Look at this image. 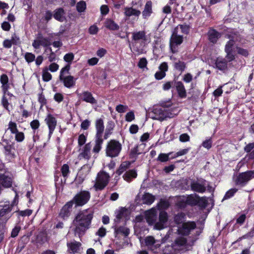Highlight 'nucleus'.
<instances>
[{
  "mask_svg": "<svg viewBox=\"0 0 254 254\" xmlns=\"http://www.w3.org/2000/svg\"><path fill=\"white\" fill-rule=\"evenodd\" d=\"M127 108L128 107L127 105L119 104L116 106V110L119 113H123L127 111Z\"/></svg>",
  "mask_w": 254,
  "mask_h": 254,
  "instance_id": "nucleus-59",
  "label": "nucleus"
},
{
  "mask_svg": "<svg viewBox=\"0 0 254 254\" xmlns=\"http://www.w3.org/2000/svg\"><path fill=\"white\" fill-rule=\"evenodd\" d=\"M238 191L237 189H231L228 190L225 193L223 197L224 199H228L233 196L235 193Z\"/></svg>",
  "mask_w": 254,
  "mask_h": 254,
  "instance_id": "nucleus-45",
  "label": "nucleus"
},
{
  "mask_svg": "<svg viewBox=\"0 0 254 254\" xmlns=\"http://www.w3.org/2000/svg\"><path fill=\"white\" fill-rule=\"evenodd\" d=\"M171 106L170 104L166 105L165 103H163L160 106L155 105L153 107L151 111L149 112V115L150 118L153 120L163 121L167 118H170V112L167 108Z\"/></svg>",
  "mask_w": 254,
  "mask_h": 254,
  "instance_id": "nucleus-2",
  "label": "nucleus"
},
{
  "mask_svg": "<svg viewBox=\"0 0 254 254\" xmlns=\"http://www.w3.org/2000/svg\"><path fill=\"white\" fill-rule=\"evenodd\" d=\"M80 99L91 104L97 103V101L93 96L92 94L87 91L83 92L82 94H80Z\"/></svg>",
  "mask_w": 254,
  "mask_h": 254,
  "instance_id": "nucleus-22",
  "label": "nucleus"
},
{
  "mask_svg": "<svg viewBox=\"0 0 254 254\" xmlns=\"http://www.w3.org/2000/svg\"><path fill=\"white\" fill-rule=\"evenodd\" d=\"M236 42L229 40L225 46V51H233V47Z\"/></svg>",
  "mask_w": 254,
  "mask_h": 254,
  "instance_id": "nucleus-57",
  "label": "nucleus"
},
{
  "mask_svg": "<svg viewBox=\"0 0 254 254\" xmlns=\"http://www.w3.org/2000/svg\"><path fill=\"white\" fill-rule=\"evenodd\" d=\"M145 244L147 246H152L155 243V240L153 236H148L144 240Z\"/></svg>",
  "mask_w": 254,
  "mask_h": 254,
  "instance_id": "nucleus-56",
  "label": "nucleus"
},
{
  "mask_svg": "<svg viewBox=\"0 0 254 254\" xmlns=\"http://www.w3.org/2000/svg\"><path fill=\"white\" fill-rule=\"evenodd\" d=\"M104 25L106 28L110 31H117L120 29L119 25L111 18H106Z\"/></svg>",
  "mask_w": 254,
  "mask_h": 254,
  "instance_id": "nucleus-21",
  "label": "nucleus"
},
{
  "mask_svg": "<svg viewBox=\"0 0 254 254\" xmlns=\"http://www.w3.org/2000/svg\"><path fill=\"white\" fill-rule=\"evenodd\" d=\"M95 127L96 129V135L103 136V133L104 130V125L103 119H99L96 120Z\"/></svg>",
  "mask_w": 254,
  "mask_h": 254,
  "instance_id": "nucleus-27",
  "label": "nucleus"
},
{
  "mask_svg": "<svg viewBox=\"0 0 254 254\" xmlns=\"http://www.w3.org/2000/svg\"><path fill=\"white\" fill-rule=\"evenodd\" d=\"M233 51H225L226 53L225 59L227 61V63L231 62L235 59V56L233 53Z\"/></svg>",
  "mask_w": 254,
  "mask_h": 254,
  "instance_id": "nucleus-53",
  "label": "nucleus"
},
{
  "mask_svg": "<svg viewBox=\"0 0 254 254\" xmlns=\"http://www.w3.org/2000/svg\"><path fill=\"white\" fill-rule=\"evenodd\" d=\"M8 77L5 74H2L0 77V82L1 84V89L4 95H9L8 90L9 88V84L8 83Z\"/></svg>",
  "mask_w": 254,
  "mask_h": 254,
  "instance_id": "nucleus-20",
  "label": "nucleus"
},
{
  "mask_svg": "<svg viewBox=\"0 0 254 254\" xmlns=\"http://www.w3.org/2000/svg\"><path fill=\"white\" fill-rule=\"evenodd\" d=\"M207 181L202 178L197 181L192 180L190 183V189L194 192L203 193L206 190Z\"/></svg>",
  "mask_w": 254,
  "mask_h": 254,
  "instance_id": "nucleus-8",
  "label": "nucleus"
},
{
  "mask_svg": "<svg viewBox=\"0 0 254 254\" xmlns=\"http://www.w3.org/2000/svg\"><path fill=\"white\" fill-rule=\"evenodd\" d=\"M79 206V194L77 193L74 198L69 202H67L61 209L59 216L63 218H68L71 213H77L76 216L73 221L72 225L75 226V234H78V229L79 227V216L78 211Z\"/></svg>",
  "mask_w": 254,
  "mask_h": 254,
  "instance_id": "nucleus-1",
  "label": "nucleus"
},
{
  "mask_svg": "<svg viewBox=\"0 0 254 254\" xmlns=\"http://www.w3.org/2000/svg\"><path fill=\"white\" fill-rule=\"evenodd\" d=\"M254 237V227H253L251 229L250 231H249L248 233L245 234L241 237H240L238 241L241 240L242 239L252 238Z\"/></svg>",
  "mask_w": 254,
  "mask_h": 254,
  "instance_id": "nucleus-50",
  "label": "nucleus"
},
{
  "mask_svg": "<svg viewBox=\"0 0 254 254\" xmlns=\"http://www.w3.org/2000/svg\"><path fill=\"white\" fill-rule=\"evenodd\" d=\"M190 140V137L189 135L187 133L181 134L179 136V140L182 142H185L189 141Z\"/></svg>",
  "mask_w": 254,
  "mask_h": 254,
  "instance_id": "nucleus-63",
  "label": "nucleus"
},
{
  "mask_svg": "<svg viewBox=\"0 0 254 254\" xmlns=\"http://www.w3.org/2000/svg\"><path fill=\"white\" fill-rule=\"evenodd\" d=\"M8 129L11 133L15 134L18 131L16 124L13 122H10L8 124Z\"/></svg>",
  "mask_w": 254,
  "mask_h": 254,
  "instance_id": "nucleus-52",
  "label": "nucleus"
},
{
  "mask_svg": "<svg viewBox=\"0 0 254 254\" xmlns=\"http://www.w3.org/2000/svg\"><path fill=\"white\" fill-rule=\"evenodd\" d=\"M45 121L49 127V137L50 138L56 127L57 121L54 117L51 114H49L45 118Z\"/></svg>",
  "mask_w": 254,
  "mask_h": 254,
  "instance_id": "nucleus-13",
  "label": "nucleus"
},
{
  "mask_svg": "<svg viewBox=\"0 0 254 254\" xmlns=\"http://www.w3.org/2000/svg\"><path fill=\"white\" fill-rule=\"evenodd\" d=\"M147 64V61L145 58H142L140 59L137 65L140 68H144L145 67Z\"/></svg>",
  "mask_w": 254,
  "mask_h": 254,
  "instance_id": "nucleus-61",
  "label": "nucleus"
},
{
  "mask_svg": "<svg viewBox=\"0 0 254 254\" xmlns=\"http://www.w3.org/2000/svg\"><path fill=\"white\" fill-rule=\"evenodd\" d=\"M138 145H136L130 151L129 155L130 158H135L137 155L141 154V152L138 150Z\"/></svg>",
  "mask_w": 254,
  "mask_h": 254,
  "instance_id": "nucleus-46",
  "label": "nucleus"
},
{
  "mask_svg": "<svg viewBox=\"0 0 254 254\" xmlns=\"http://www.w3.org/2000/svg\"><path fill=\"white\" fill-rule=\"evenodd\" d=\"M24 58L28 63L33 62L35 60V56L31 53H26L24 55Z\"/></svg>",
  "mask_w": 254,
  "mask_h": 254,
  "instance_id": "nucleus-48",
  "label": "nucleus"
},
{
  "mask_svg": "<svg viewBox=\"0 0 254 254\" xmlns=\"http://www.w3.org/2000/svg\"><path fill=\"white\" fill-rule=\"evenodd\" d=\"M15 134V138L17 141L22 142L24 139L25 136L23 132L18 131Z\"/></svg>",
  "mask_w": 254,
  "mask_h": 254,
  "instance_id": "nucleus-62",
  "label": "nucleus"
},
{
  "mask_svg": "<svg viewBox=\"0 0 254 254\" xmlns=\"http://www.w3.org/2000/svg\"><path fill=\"white\" fill-rule=\"evenodd\" d=\"M173 152H169L167 154L161 153L159 154L157 160L161 162H166L169 161L171 159L170 156Z\"/></svg>",
  "mask_w": 254,
  "mask_h": 254,
  "instance_id": "nucleus-41",
  "label": "nucleus"
},
{
  "mask_svg": "<svg viewBox=\"0 0 254 254\" xmlns=\"http://www.w3.org/2000/svg\"><path fill=\"white\" fill-rule=\"evenodd\" d=\"M128 167V165L121 164L119 168L116 171V174L118 175H121L124 172H125Z\"/></svg>",
  "mask_w": 254,
  "mask_h": 254,
  "instance_id": "nucleus-60",
  "label": "nucleus"
},
{
  "mask_svg": "<svg viewBox=\"0 0 254 254\" xmlns=\"http://www.w3.org/2000/svg\"><path fill=\"white\" fill-rule=\"evenodd\" d=\"M114 124L112 122L109 123V125L106 128L105 133L104 135V139H106L108 138L109 135L112 133L111 131L113 129Z\"/></svg>",
  "mask_w": 254,
  "mask_h": 254,
  "instance_id": "nucleus-44",
  "label": "nucleus"
},
{
  "mask_svg": "<svg viewBox=\"0 0 254 254\" xmlns=\"http://www.w3.org/2000/svg\"><path fill=\"white\" fill-rule=\"evenodd\" d=\"M187 243V240L186 238L182 237H179L176 239L174 243H172V245L174 247H182L186 245Z\"/></svg>",
  "mask_w": 254,
  "mask_h": 254,
  "instance_id": "nucleus-35",
  "label": "nucleus"
},
{
  "mask_svg": "<svg viewBox=\"0 0 254 254\" xmlns=\"http://www.w3.org/2000/svg\"><path fill=\"white\" fill-rule=\"evenodd\" d=\"M103 143L102 136L95 135V144L93 147V151L96 153H98L101 149Z\"/></svg>",
  "mask_w": 254,
  "mask_h": 254,
  "instance_id": "nucleus-28",
  "label": "nucleus"
},
{
  "mask_svg": "<svg viewBox=\"0 0 254 254\" xmlns=\"http://www.w3.org/2000/svg\"><path fill=\"white\" fill-rule=\"evenodd\" d=\"M179 27L181 29V32L182 33L188 35L190 33V27L189 25H187L186 24H180Z\"/></svg>",
  "mask_w": 254,
  "mask_h": 254,
  "instance_id": "nucleus-49",
  "label": "nucleus"
},
{
  "mask_svg": "<svg viewBox=\"0 0 254 254\" xmlns=\"http://www.w3.org/2000/svg\"><path fill=\"white\" fill-rule=\"evenodd\" d=\"M141 13V12L139 10L133 8L132 7H127L125 8L124 13L127 17H130L131 16L138 17L140 15Z\"/></svg>",
  "mask_w": 254,
  "mask_h": 254,
  "instance_id": "nucleus-25",
  "label": "nucleus"
},
{
  "mask_svg": "<svg viewBox=\"0 0 254 254\" xmlns=\"http://www.w3.org/2000/svg\"><path fill=\"white\" fill-rule=\"evenodd\" d=\"M253 178H254V170L240 173L235 180V184L237 186L243 187Z\"/></svg>",
  "mask_w": 254,
  "mask_h": 254,
  "instance_id": "nucleus-6",
  "label": "nucleus"
},
{
  "mask_svg": "<svg viewBox=\"0 0 254 254\" xmlns=\"http://www.w3.org/2000/svg\"><path fill=\"white\" fill-rule=\"evenodd\" d=\"M91 144L90 142L86 144L82 152L80 153V156H82L85 159H89L91 156Z\"/></svg>",
  "mask_w": 254,
  "mask_h": 254,
  "instance_id": "nucleus-31",
  "label": "nucleus"
},
{
  "mask_svg": "<svg viewBox=\"0 0 254 254\" xmlns=\"http://www.w3.org/2000/svg\"><path fill=\"white\" fill-rule=\"evenodd\" d=\"M174 67L176 70L182 73L186 68V64L184 62L179 61L174 63Z\"/></svg>",
  "mask_w": 254,
  "mask_h": 254,
  "instance_id": "nucleus-40",
  "label": "nucleus"
},
{
  "mask_svg": "<svg viewBox=\"0 0 254 254\" xmlns=\"http://www.w3.org/2000/svg\"><path fill=\"white\" fill-rule=\"evenodd\" d=\"M215 66L218 70L225 71L228 69L227 61L222 57H217L215 60Z\"/></svg>",
  "mask_w": 254,
  "mask_h": 254,
  "instance_id": "nucleus-18",
  "label": "nucleus"
},
{
  "mask_svg": "<svg viewBox=\"0 0 254 254\" xmlns=\"http://www.w3.org/2000/svg\"><path fill=\"white\" fill-rule=\"evenodd\" d=\"M201 145L205 148L209 150L210 149L212 145V140L211 137L206 139L202 142Z\"/></svg>",
  "mask_w": 254,
  "mask_h": 254,
  "instance_id": "nucleus-47",
  "label": "nucleus"
},
{
  "mask_svg": "<svg viewBox=\"0 0 254 254\" xmlns=\"http://www.w3.org/2000/svg\"><path fill=\"white\" fill-rule=\"evenodd\" d=\"M185 216L184 213L182 212L179 213L175 216L174 220L177 224H180L183 222Z\"/></svg>",
  "mask_w": 254,
  "mask_h": 254,
  "instance_id": "nucleus-54",
  "label": "nucleus"
},
{
  "mask_svg": "<svg viewBox=\"0 0 254 254\" xmlns=\"http://www.w3.org/2000/svg\"><path fill=\"white\" fill-rule=\"evenodd\" d=\"M64 9L62 8H60L55 11L54 17L58 21H63L64 19Z\"/></svg>",
  "mask_w": 254,
  "mask_h": 254,
  "instance_id": "nucleus-36",
  "label": "nucleus"
},
{
  "mask_svg": "<svg viewBox=\"0 0 254 254\" xmlns=\"http://www.w3.org/2000/svg\"><path fill=\"white\" fill-rule=\"evenodd\" d=\"M155 199V196L148 192H145L142 196L143 204L151 205Z\"/></svg>",
  "mask_w": 254,
  "mask_h": 254,
  "instance_id": "nucleus-29",
  "label": "nucleus"
},
{
  "mask_svg": "<svg viewBox=\"0 0 254 254\" xmlns=\"http://www.w3.org/2000/svg\"><path fill=\"white\" fill-rule=\"evenodd\" d=\"M246 218L247 216L245 214H241L236 219V224L240 226L242 225L245 223Z\"/></svg>",
  "mask_w": 254,
  "mask_h": 254,
  "instance_id": "nucleus-51",
  "label": "nucleus"
},
{
  "mask_svg": "<svg viewBox=\"0 0 254 254\" xmlns=\"http://www.w3.org/2000/svg\"><path fill=\"white\" fill-rule=\"evenodd\" d=\"M208 205L207 198L205 196L200 197L199 195L197 197V205L201 208H205Z\"/></svg>",
  "mask_w": 254,
  "mask_h": 254,
  "instance_id": "nucleus-38",
  "label": "nucleus"
},
{
  "mask_svg": "<svg viewBox=\"0 0 254 254\" xmlns=\"http://www.w3.org/2000/svg\"><path fill=\"white\" fill-rule=\"evenodd\" d=\"M245 152L248 153L247 156L249 159L254 160V142L249 143L244 148Z\"/></svg>",
  "mask_w": 254,
  "mask_h": 254,
  "instance_id": "nucleus-23",
  "label": "nucleus"
},
{
  "mask_svg": "<svg viewBox=\"0 0 254 254\" xmlns=\"http://www.w3.org/2000/svg\"><path fill=\"white\" fill-rule=\"evenodd\" d=\"M198 196V195L197 194H195L194 195L192 194L189 195L186 199V203L192 206L196 205Z\"/></svg>",
  "mask_w": 254,
  "mask_h": 254,
  "instance_id": "nucleus-32",
  "label": "nucleus"
},
{
  "mask_svg": "<svg viewBox=\"0 0 254 254\" xmlns=\"http://www.w3.org/2000/svg\"><path fill=\"white\" fill-rule=\"evenodd\" d=\"M50 45V42L47 38L44 37L41 34L39 33L36 39L32 43V46L35 49H39L41 46L47 47Z\"/></svg>",
  "mask_w": 254,
  "mask_h": 254,
  "instance_id": "nucleus-11",
  "label": "nucleus"
},
{
  "mask_svg": "<svg viewBox=\"0 0 254 254\" xmlns=\"http://www.w3.org/2000/svg\"><path fill=\"white\" fill-rule=\"evenodd\" d=\"M225 37L235 42H241L242 40V37L240 33L234 29L228 31L225 34Z\"/></svg>",
  "mask_w": 254,
  "mask_h": 254,
  "instance_id": "nucleus-16",
  "label": "nucleus"
},
{
  "mask_svg": "<svg viewBox=\"0 0 254 254\" xmlns=\"http://www.w3.org/2000/svg\"><path fill=\"white\" fill-rule=\"evenodd\" d=\"M93 216V212L86 215L80 212V235H83L85 231L89 229Z\"/></svg>",
  "mask_w": 254,
  "mask_h": 254,
  "instance_id": "nucleus-9",
  "label": "nucleus"
},
{
  "mask_svg": "<svg viewBox=\"0 0 254 254\" xmlns=\"http://www.w3.org/2000/svg\"><path fill=\"white\" fill-rule=\"evenodd\" d=\"M152 13V2L151 0H148L146 2L144 9L142 12V18L144 19H147Z\"/></svg>",
  "mask_w": 254,
  "mask_h": 254,
  "instance_id": "nucleus-19",
  "label": "nucleus"
},
{
  "mask_svg": "<svg viewBox=\"0 0 254 254\" xmlns=\"http://www.w3.org/2000/svg\"><path fill=\"white\" fill-rule=\"evenodd\" d=\"M69 69L70 65L69 64H67L61 69L59 76L60 80L63 82L64 85L67 88H70L74 86L77 79L69 75Z\"/></svg>",
  "mask_w": 254,
  "mask_h": 254,
  "instance_id": "nucleus-3",
  "label": "nucleus"
},
{
  "mask_svg": "<svg viewBox=\"0 0 254 254\" xmlns=\"http://www.w3.org/2000/svg\"><path fill=\"white\" fill-rule=\"evenodd\" d=\"M168 216L167 213L165 211H161L159 215V222L155 224V228L158 230H161L164 228V224L167 222Z\"/></svg>",
  "mask_w": 254,
  "mask_h": 254,
  "instance_id": "nucleus-14",
  "label": "nucleus"
},
{
  "mask_svg": "<svg viewBox=\"0 0 254 254\" xmlns=\"http://www.w3.org/2000/svg\"><path fill=\"white\" fill-rule=\"evenodd\" d=\"M11 179L8 176L0 174V189L1 187L9 188L11 186Z\"/></svg>",
  "mask_w": 254,
  "mask_h": 254,
  "instance_id": "nucleus-24",
  "label": "nucleus"
},
{
  "mask_svg": "<svg viewBox=\"0 0 254 254\" xmlns=\"http://www.w3.org/2000/svg\"><path fill=\"white\" fill-rule=\"evenodd\" d=\"M90 198L89 191L86 190L80 191V206L86 204Z\"/></svg>",
  "mask_w": 254,
  "mask_h": 254,
  "instance_id": "nucleus-30",
  "label": "nucleus"
},
{
  "mask_svg": "<svg viewBox=\"0 0 254 254\" xmlns=\"http://www.w3.org/2000/svg\"><path fill=\"white\" fill-rule=\"evenodd\" d=\"M68 251L69 253L75 254L78 252L79 246L77 242H71L67 244Z\"/></svg>",
  "mask_w": 254,
  "mask_h": 254,
  "instance_id": "nucleus-37",
  "label": "nucleus"
},
{
  "mask_svg": "<svg viewBox=\"0 0 254 254\" xmlns=\"http://www.w3.org/2000/svg\"><path fill=\"white\" fill-rule=\"evenodd\" d=\"M207 35L208 41L213 44H216L221 36V33L212 27L209 28Z\"/></svg>",
  "mask_w": 254,
  "mask_h": 254,
  "instance_id": "nucleus-12",
  "label": "nucleus"
},
{
  "mask_svg": "<svg viewBox=\"0 0 254 254\" xmlns=\"http://www.w3.org/2000/svg\"><path fill=\"white\" fill-rule=\"evenodd\" d=\"M189 148H185L180 150L179 151L176 152L173 156L171 157V159H174L179 156L184 155L188 153L189 152Z\"/></svg>",
  "mask_w": 254,
  "mask_h": 254,
  "instance_id": "nucleus-55",
  "label": "nucleus"
},
{
  "mask_svg": "<svg viewBox=\"0 0 254 254\" xmlns=\"http://www.w3.org/2000/svg\"><path fill=\"white\" fill-rule=\"evenodd\" d=\"M196 227V223L194 221H188L183 223L181 227L178 229L179 233L183 236H189L190 232Z\"/></svg>",
  "mask_w": 254,
  "mask_h": 254,
  "instance_id": "nucleus-10",
  "label": "nucleus"
},
{
  "mask_svg": "<svg viewBox=\"0 0 254 254\" xmlns=\"http://www.w3.org/2000/svg\"><path fill=\"white\" fill-rule=\"evenodd\" d=\"M122 149V144L118 140L111 139L108 142L106 146V156L111 158L116 157L120 154Z\"/></svg>",
  "mask_w": 254,
  "mask_h": 254,
  "instance_id": "nucleus-4",
  "label": "nucleus"
},
{
  "mask_svg": "<svg viewBox=\"0 0 254 254\" xmlns=\"http://www.w3.org/2000/svg\"><path fill=\"white\" fill-rule=\"evenodd\" d=\"M132 40L135 42L140 40L142 42H146L147 40L146 32L142 30L133 32L132 33Z\"/></svg>",
  "mask_w": 254,
  "mask_h": 254,
  "instance_id": "nucleus-17",
  "label": "nucleus"
},
{
  "mask_svg": "<svg viewBox=\"0 0 254 254\" xmlns=\"http://www.w3.org/2000/svg\"><path fill=\"white\" fill-rule=\"evenodd\" d=\"M42 78L44 81H49L52 79V75L48 71V67H45L43 69Z\"/></svg>",
  "mask_w": 254,
  "mask_h": 254,
  "instance_id": "nucleus-42",
  "label": "nucleus"
},
{
  "mask_svg": "<svg viewBox=\"0 0 254 254\" xmlns=\"http://www.w3.org/2000/svg\"><path fill=\"white\" fill-rule=\"evenodd\" d=\"M137 172L134 169L129 170L127 171L123 175L124 179L127 182H130L132 179L136 178Z\"/></svg>",
  "mask_w": 254,
  "mask_h": 254,
  "instance_id": "nucleus-26",
  "label": "nucleus"
},
{
  "mask_svg": "<svg viewBox=\"0 0 254 254\" xmlns=\"http://www.w3.org/2000/svg\"><path fill=\"white\" fill-rule=\"evenodd\" d=\"M183 80L186 83H190L193 79V77L190 73H187L183 76Z\"/></svg>",
  "mask_w": 254,
  "mask_h": 254,
  "instance_id": "nucleus-58",
  "label": "nucleus"
},
{
  "mask_svg": "<svg viewBox=\"0 0 254 254\" xmlns=\"http://www.w3.org/2000/svg\"><path fill=\"white\" fill-rule=\"evenodd\" d=\"M115 233L117 235L122 234L125 237H127L129 234V229L124 226H120L115 229Z\"/></svg>",
  "mask_w": 254,
  "mask_h": 254,
  "instance_id": "nucleus-39",
  "label": "nucleus"
},
{
  "mask_svg": "<svg viewBox=\"0 0 254 254\" xmlns=\"http://www.w3.org/2000/svg\"><path fill=\"white\" fill-rule=\"evenodd\" d=\"M61 172L63 177H66L69 172V167L67 164H64L61 168Z\"/></svg>",
  "mask_w": 254,
  "mask_h": 254,
  "instance_id": "nucleus-64",
  "label": "nucleus"
},
{
  "mask_svg": "<svg viewBox=\"0 0 254 254\" xmlns=\"http://www.w3.org/2000/svg\"><path fill=\"white\" fill-rule=\"evenodd\" d=\"M184 41L183 36L178 34V30L175 28L170 38L169 47L173 54L178 52V46L181 45Z\"/></svg>",
  "mask_w": 254,
  "mask_h": 254,
  "instance_id": "nucleus-5",
  "label": "nucleus"
},
{
  "mask_svg": "<svg viewBox=\"0 0 254 254\" xmlns=\"http://www.w3.org/2000/svg\"><path fill=\"white\" fill-rule=\"evenodd\" d=\"M4 152L9 158H13L14 157V149L11 145H7L4 147Z\"/></svg>",
  "mask_w": 254,
  "mask_h": 254,
  "instance_id": "nucleus-34",
  "label": "nucleus"
},
{
  "mask_svg": "<svg viewBox=\"0 0 254 254\" xmlns=\"http://www.w3.org/2000/svg\"><path fill=\"white\" fill-rule=\"evenodd\" d=\"M127 211V209L126 208L121 207L117 212L116 218L115 219V221L117 223H119L123 218L126 216L127 214L126 213Z\"/></svg>",
  "mask_w": 254,
  "mask_h": 254,
  "instance_id": "nucleus-33",
  "label": "nucleus"
},
{
  "mask_svg": "<svg viewBox=\"0 0 254 254\" xmlns=\"http://www.w3.org/2000/svg\"><path fill=\"white\" fill-rule=\"evenodd\" d=\"M109 174L104 171L98 173L94 186L95 190L97 191L104 190L109 183Z\"/></svg>",
  "mask_w": 254,
  "mask_h": 254,
  "instance_id": "nucleus-7",
  "label": "nucleus"
},
{
  "mask_svg": "<svg viewBox=\"0 0 254 254\" xmlns=\"http://www.w3.org/2000/svg\"><path fill=\"white\" fill-rule=\"evenodd\" d=\"M175 86L178 96L182 99L186 98L187 93L184 83L181 81H176Z\"/></svg>",
  "mask_w": 254,
  "mask_h": 254,
  "instance_id": "nucleus-15",
  "label": "nucleus"
},
{
  "mask_svg": "<svg viewBox=\"0 0 254 254\" xmlns=\"http://www.w3.org/2000/svg\"><path fill=\"white\" fill-rule=\"evenodd\" d=\"M11 209L9 205V202L4 205L0 204V216L4 215L6 213L10 211Z\"/></svg>",
  "mask_w": 254,
  "mask_h": 254,
  "instance_id": "nucleus-43",
  "label": "nucleus"
}]
</instances>
